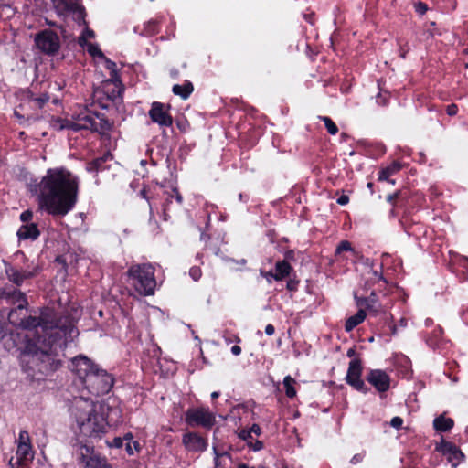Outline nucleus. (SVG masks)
I'll list each match as a JSON object with an SVG mask.
<instances>
[{
  "instance_id": "nucleus-42",
  "label": "nucleus",
  "mask_w": 468,
  "mask_h": 468,
  "mask_svg": "<svg viewBox=\"0 0 468 468\" xmlns=\"http://www.w3.org/2000/svg\"><path fill=\"white\" fill-rule=\"evenodd\" d=\"M145 34L148 36H154L159 33L160 25L157 20H150L145 24L144 27Z\"/></svg>"
},
{
  "instance_id": "nucleus-11",
  "label": "nucleus",
  "mask_w": 468,
  "mask_h": 468,
  "mask_svg": "<svg viewBox=\"0 0 468 468\" xmlns=\"http://www.w3.org/2000/svg\"><path fill=\"white\" fill-rule=\"evenodd\" d=\"M435 451L445 456L453 468L457 467L465 459V454L458 446L443 438L439 443H436Z\"/></svg>"
},
{
  "instance_id": "nucleus-47",
  "label": "nucleus",
  "mask_w": 468,
  "mask_h": 468,
  "mask_svg": "<svg viewBox=\"0 0 468 468\" xmlns=\"http://www.w3.org/2000/svg\"><path fill=\"white\" fill-rule=\"evenodd\" d=\"M401 196V191H396L392 194H388L386 197L388 203H389L392 207L397 206V201L399 199Z\"/></svg>"
},
{
  "instance_id": "nucleus-29",
  "label": "nucleus",
  "mask_w": 468,
  "mask_h": 468,
  "mask_svg": "<svg viewBox=\"0 0 468 468\" xmlns=\"http://www.w3.org/2000/svg\"><path fill=\"white\" fill-rule=\"evenodd\" d=\"M358 311L356 314L348 317L345 323L346 332L353 331L358 324L363 323L367 317V311L362 307H358Z\"/></svg>"
},
{
  "instance_id": "nucleus-46",
  "label": "nucleus",
  "mask_w": 468,
  "mask_h": 468,
  "mask_svg": "<svg viewBox=\"0 0 468 468\" xmlns=\"http://www.w3.org/2000/svg\"><path fill=\"white\" fill-rule=\"evenodd\" d=\"M150 189H148L147 187H143V189L140 191V196L146 199L149 203V207H150V212L152 213L153 211V205H152V200L154 199V197L153 196H150Z\"/></svg>"
},
{
  "instance_id": "nucleus-35",
  "label": "nucleus",
  "mask_w": 468,
  "mask_h": 468,
  "mask_svg": "<svg viewBox=\"0 0 468 468\" xmlns=\"http://www.w3.org/2000/svg\"><path fill=\"white\" fill-rule=\"evenodd\" d=\"M111 158H112L111 154H105L102 156L94 158L93 160H91L90 162L88 163L87 170L89 172H98L100 170H102L103 165L105 164V162Z\"/></svg>"
},
{
  "instance_id": "nucleus-38",
  "label": "nucleus",
  "mask_w": 468,
  "mask_h": 468,
  "mask_svg": "<svg viewBox=\"0 0 468 468\" xmlns=\"http://www.w3.org/2000/svg\"><path fill=\"white\" fill-rule=\"evenodd\" d=\"M106 69L110 71V78L108 80L121 82V77L118 73V69L115 62L110 59H106Z\"/></svg>"
},
{
  "instance_id": "nucleus-30",
  "label": "nucleus",
  "mask_w": 468,
  "mask_h": 468,
  "mask_svg": "<svg viewBox=\"0 0 468 468\" xmlns=\"http://www.w3.org/2000/svg\"><path fill=\"white\" fill-rule=\"evenodd\" d=\"M175 95L183 100H187L194 91V85L190 80H185L183 84H175L172 87Z\"/></svg>"
},
{
  "instance_id": "nucleus-41",
  "label": "nucleus",
  "mask_w": 468,
  "mask_h": 468,
  "mask_svg": "<svg viewBox=\"0 0 468 468\" xmlns=\"http://www.w3.org/2000/svg\"><path fill=\"white\" fill-rule=\"evenodd\" d=\"M397 43L399 46V56L405 59L407 58V54L410 52V48L409 42L404 38H398Z\"/></svg>"
},
{
  "instance_id": "nucleus-28",
  "label": "nucleus",
  "mask_w": 468,
  "mask_h": 468,
  "mask_svg": "<svg viewBox=\"0 0 468 468\" xmlns=\"http://www.w3.org/2000/svg\"><path fill=\"white\" fill-rule=\"evenodd\" d=\"M113 122L105 117L102 113L95 112V125L92 132H97L100 134H106L112 131Z\"/></svg>"
},
{
  "instance_id": "nucleus-4",
  "label": "nucleus",
  "mask_w": 468,
  "mask_h": 468,
  "mask_svg": "<svg viewBox=\"0 0 468 468\" xmlns=\"http://www.w3.org/2000/svg\"><path fill=\"white\" fill-rule=\"evenodd\" d=\"M111 407L103 402L84 401L73 410L80 433L88 438H100L107 432V418Z\"/></svg>"
},
{
  "instance_id": "nucleus-27",
  "label": "nucleus",
  "mask_w": 468,
  "mask_h": 468,
  "mask_svg": "<svg viewBox=\"0 0 468 468\" xmlns=\"http://www.w3.org/2000/svg\"><path fill=\"white\" fill-rule=\"evenodd\" d=\"M292 271L293 269L288 261H276L274 268V280L282 281L286 278H290Z\"/></svg>"
},
{
  "instance_id": "nucleus-49",
  "label": "nucleus",
  "mask_w": 468,
  "mask_h": 468,
  "mask_svg": "<svg viewBox=\"0 0 468 468\" xmlns=\"http://www.w3.org/2000/svg\"><path fill=\"white\" fill-rule=\"evenodd\" d=\"M88 52L92 57L104 58L102 51L100 49L98 46L90 44V46L88 47Z\"/></svg>"
},
{
  "instance_id": "nucleus-25",
  "label": "nucleus",
  "mask_w": 468,
  "mask_h": 468,
  "mask_svg": "<svg viewBox=\"0 0 468 468\" xmlns=\"http://www.w3.org/2000/svg\"><path fill=\"white\" fill-rule=\"evenodd\" d=\"M238 437L246 442V445L254 452H259L263 449V441L254 438V435L243 428L238 431Z\"/></svg>"
},
{
  "instance_id": "nucleus-23",
  "label": "nucleus",
  "mask_w": 468,
  "mask_h": 468,
  "mask_svg": "<svg viewBox=\"0 0 468 468\" xmlns=\"http://www.w3.org/2000/svg\"><path fill=\"white\" fill-rule=\"evenodd\" d=\"M16 235L18 239L36 240L40 236V230L36 223L23 224L18 229Z\"/></svg>"
},
{
  "instance_id": "nucleus-63",
  "label": "nucleus",
  "mask_w": 468,
  "mask_h": 468,
  "mask_svg": "<svg viewBox=\"0 0 468 468\" xmlns=\"http://www.w3.org/2000/svg\"><path fill=\"white\" fill-rule=\"evenodd\" d=\"M224 338H225V341H226L228 344H229V343H231V342H233V341H235V342H237V343H239V342L241 341V339L239 338V335H229V336L225 335V336H224Z\"/></svg>"
},
{
  "instance_id": "nucleus-32",
  "label": "nucleus",
  "mask_w": 468,
  "mask_h": 468,
  "mask_svg": "<svg viewBox=\"0 0 468 468\" xmlns=\"http://www.w3.org/2000/svg\"><path fill=\"white\" fill-rule=\"evenodd\" d=\"M16 457L19 464H23L25 462L31 460L33 458L31 443H18Z\"/></svg>"
},
{
  "instance_id": "nucleus-8",
  "label": "nucleus",
  "mask_w": 468,
  "mask_h": 468,
  "mask_svg": "<svg viewBox=\"0 0 468 468\" xmlns=\"http://www.w3.org/2000/svg\"><path fill=\"white\" fill-rule=\"evenodd\" d=\"M35 43L41 52L54 56L60 48V40L56 32L50 29H44L37 34Z\"/></svg>"
},
{
  "instance_id": "nucleus-37",
  "label": "nucleus",
  "mask_w": 468,
  "mask_h": 468,
  "mask_svg": "<svg viewBox=\"0 0 468 468\" xmlns=\"http://www.w3.org/2000/svg\"><path fill=\"white\" fill-rule=\"evenodd\" d=\"M283 387L285 389V395L289 399H293L296 397L297 390L295 388V385L297 384L296 380L292 378L290 375L284 377L283 378Z\"/></svg>"
},
{
  "instance_id": "nucleus-18",
  "label": "nucleus",
  "mask_w": 468,
  "mask_h": 468,
  "mask_svg": "<svg viewBox=\"0 0 468 468\" xmlns=\"http://www.w3.org/2000/svg\"><path fill=\"white\" fill-rule=\"evenodd\" d=\"M98 365L94 364L90 359L84 356H79L71 360L69 367L78 378L81 380L82 384L84 380L90 376Z\"/></svg>"
},
{
  "instance_id": "nucleus-62",
  "label": "nucleus",
  "mask_w": 468,
  "mask_h": 468,
  "mask_svg": "<svg viewBox=\"0 0 468 468\" xmlns=\"http://www.w3.org/2000/svg\"><path fill=\"white\" fill-rule=\"evenodd\" d=\"M336 202L341 206H345L349 202V197L346 195H342L337 198Z\"/></svg>"
},
{
  "instance_id": "nucleus-57",
  "label": "nucleus",
  "mask_w": 468,
  "mask_h": 468,
  "mask_svg": "<svg viewBox=\"0 0 468 468\" xmlns=\"http://www.w3.org/2000/svg\"><path fill=\"white\" fill-rule=\"evenodd\" d=\"M446 113L449 116H455L458 113V106L455 103H452L446 107Z\"/></svg>"
},
{
  "instance_id": "nucleus-2",
  "label": "nucleus",
  "mask_w": 468,
  "mask_h": 468,
  "mask_svg": "<svg viewBox=\"0 0 468 468\" xmlns=\"http://www.w3.org/2000/svg\"><path fill=\"white\" fill-rule=\"evenodd\" d=\"M79 184V177L63 167L48 169L37 185L39 208L53 218H64L78 202Z\"/></svg>"
},
{
  "instance_id": "nucleus-43",
  "label": "nucleus",
  "mask_w": 468,
  "mask_h": 468,
  "mask_svg": "<svg viewBox=\"0 0 468 468\" xmlns=\"http://www.w3.org/2000/svg\"><path fill=\"white\" fill-rule=\"evenodd\" d=\"M63 123L61 124V129H68L74 132L81 131L80 122L78 121H70V120H63Z\"/></svg>"
},
{
  "instance_id": "nucleus-64",
  "label": "nucleus",
  "mask_w": 468,
  "mask_h": 468,
  "mask_svg": "<svg viewBox=\"0 0 468 468\" xmlns=\"http://www.w3.org/2000/svg\"><path fill=\"white\" fill-rule=\"evenodd\" d=\"M265 333L268 335H272L275 333V328L271 324H269L265 326Z\"/></svg>"
},
{
  "instance_id": "nucleus-44",
  "label": "nucleus",
  "mask_w": 468,
  "mask_h": 468,
  "mask_svg": "<svg viewBox=\"0 0 468 468\" xmlns=\"http://www.w3.org/2000/svg\"><path fill=\"white\" fill-rule=\"evenodd\" d=\"M95 97L98 101V104L102 109H108L112 103L109 102L105 100V96L101 95V92L95 91Z\"/></svg>"
},
{
  "instance_id": "nucleus-60",
  "label": "nucleus",
  "mask_w": 468,
  "mask_h": 468,
  "mask_svg": "<svg viewBox=\"0 0 468 468\" xmlns=\"http://www.w3.org/2000/svg\"><path fill=\"white\" fill-rule=\"evenodd\" d=\"M261 274L267 279L269 282H271V280H274V271H261Z\"/></svg>"
},
{
  "instance_id": "nucleus-54",
  "label": "nucleus",
  "mask_w": 468,
  "mask_h": 468,
  "mask_svg": "<svg viewBox=\"0 0 468 468\" xmlns=\"http://www.w3.org/2000/svg\"><path fill=\"white\" fill-rule=\"evenodd\" d=\"M428 10V6H427V4H425L424 2H418L416 5H415V11L420 14V15H424Z\"/></svg>"
},
{
  "instance_id": "nucleus-48",
  "label": "nucleus",
  "mask_w": 468,
  "mask_h": 468,
  "mask_svg": "<svg viewBox=\"0 0 468 468\" xmlns=\"http://www.w3.org/2000/svg\"><path fill=\"white\" fill-rule=\"evenodd\" d=\"M189 275L194 281L197 282L202 276V271H201L200 267H198V266L191 267L189 270Z\"/></svg>"
},
{
  "instance_id": "nucleus-6",
  "label": "nucleus",
  "mask_w": 468,
  "mask_h": 468,
  "mask_svg": "<svg viewBox=\"0 0 468 468\" xmlns=\"http://www.w3.org/2000/svg\"><path fill=\"white\" fill-rule=\"evenodd\" d=\"M114 384L113 377L99 367L90 373L83 385L94 396H101L111 391Z\"/></svg>"
},
{
  "instance_id": "nucleus-7",
  "label": "nucleus",
  "mask_w": 468,
  "mask_h": 468,
  "mask_svg": "<svg viewBox=\"0 0 468 468\" xmlns=\"http://www.w3.org/2000/svg\"><path fill=\"white\" fill-rule=\"evenodd\" d=\"M185 422L191 428L201 427L210 431L216 424V415L207 407H192L185 412Z\"/></svg>"
},
{
  "instance_id": "nucleus-36",
  "label": "nucleus",
  "mask_w": 468,
  "mask_h": 468,
  "mask_svg": "<svg viewBox=\"0 0 468 468\" xmlns=\"http://www.w3.org/2000/svg\"><path fill=\"white\" fill-rule=\"evenodd\" d=\"M125 439V451L128 455H133L134 452H138L141 450V445L138 441L133 440V436L131 432L124 435Z\"/></svg>"
},
{
  "instance_id": "nucleus-21",
  "label": "nucleus",
  "mask_w": 468,
  "mask_h": 468,
  "mask_svg": "<svg viewBox=\"0 0 468 468\" xmlns=\"http://www.w3.org/2000/svg\"><path fill=\"white\" fill-rule=\"evenodd\" d=\"M164 195L165 197L163 204V218L164 220H168L171 218L169 213L171 211L173 200L175 199L177 207H180L184 203V197L176 187L172 188L171 192L164 191Z\"/></svg>"
},
{
  "instance_id": "nucleus-34",
  "label": "nucleus",
  "mask_w": 468,
  "mask_h": 468,
  "mask_svg": "<svg viewBox=\"0 0 468 468\" xmlns=\"http://www.w3.org/2000/svg\"><path fill=\"white\" fill-rule=\"evenodd\" d=\"M78 121L80 122L81 130L92 131L95 125V112H81L78 116Z\"/></svg>"
},
{
  "instance_id": "nucleus-61",
  "label": "nucleus",
  "mask_w": 468,
  "mask_h": 468,
  "mask_svg": "<svg viewBox=\"0 0 468 468\" xmlns=\"http://www.w3.org/2000/svg\"><path fill=\"white\" fill-rule=\"evenodd\" d=\"M388 101V96L385 95L383 96L381 93H379L377 97V102L382 106L387 105Z\"/></svg>"
},
{
  "instance_id": "nucleus-1",
  "label": "nucleus",
  "mask_w": 468,
  "mask_h": 468,
  "mask_svg": "<svg viewBox=\"0 0 468 468\" xmlns=\"http://www.w3.org/2000/svg\"><path fill=\"white\" fill-rule=\"evenodd\" d=\"M0 343L7 350L20 349L24 371L32 379L40 381L53 375L61 366L62 361L57 351V346H66L64 338L54 336L49 338L40 336L36 332L21 335L7 330L0 324Z\"/></svg>"
},
{
  "instance_id": "nucleus-33",
  "label": "nucleus",
  "mask_w": 468,
  "mask_h": 468,
  "mask_svg": "<svg viewBox=\"0 0 468 468\" xmlns=\"http://www.w3.org/2000/svg\"><path fill=\"white\" fill-rule=\"evenodd\" d=\"M454 426V420L452 418L444 417L440 415L433 420V428L436 431L446 432L449 431Z\"/></svg>"
},
{
  "instance_id": "nucleus-31",
  "label": "nucleus",
  "mask_w": 468,
  "mask_h": 468,
  "mask_svg": "<svg viewBox=\"0 0 468 468\" xmlns=\"http://www.w3.org/2000/svg\"><path fill=\"white\" fill-rule=\"evenodd\" d=\"M452 271L459 277L460 281L468 280V258L462 257L452 264Z\"/></svg>"
},
{
  "instance_id": "nucleus-9",
  "label": "nucleus",
  "mask_w": 468,
  "mask_h": 468,
  "mask_svg": "<svg viewBox=\"0 0 468 468\" xmlns=\"http://www.w3.org/2000/svg\"><path fill=\"white\" fill-rule=\"evenodd\" d=\"M363 371L362 360L360 358H354L349 362L347 373L346 376V382L354 389L367 394L369 391L368 387L361 378Z\"/></svg>"
},
{
  "instance_id": "nucleus-52",
  "label": "nucleus",
  "mask_w": 468,
  "mask_h": 468,
  "mask_svg": "<svg viewBox=\"0 0 468 468\" xmlns=\"http://www.w3.org/2000/svg\"><path fill=\"white\" fill-rule=\"evenodd\" d=\"M22 94H23V98L25 100L28 101L32 104L34 103V101H35V100H36V98L37 96V95H36L34 93L33 90H31L29 89H27V90H23Z\"/></svg>"
},
{
  "instance_id": "nucleus-3",
  "label": "nucleus",
  "mask_w": 468,
  "mask_h": 468,
  "mask_svg": "<svg viewBox=\"0 0 468 468\" xmlns=\"http://www.w3.org/2000/svg\"><path fill=\"white\" fill-rule=\"evenodd\" d=\"M17 314V309H12L8 314L9 322L28 330L40 327L44 332L43 337L49 338L52 334L54 336L64 338V344H67L79 335L77 320L67 310H56L46 306L40 310L39 316L18 318Z\"/></svg>"
},
{
  "instance_id": "nucleus-10",
  "label": "nucleus",
  "mask_w": 468,
  "mask_h": 468,
  "mask_svg": "<svg viewBox=\"0 0 468 468\" xmlns=\"http://www.w3.org/2000/svg\"><path fill=\"white\" fill-rule=\"evenodd\" d=\"M379 292L378 288H373L368 291V295L366 292L359 294V292H354V299L357 307H362L367 311L371 315L377 316L382 310V304L379 303L377 292Z\"/></svg>"
},
{
  "instance_id": "nucleus-40",
  "label": "nucleus",
  "mask_w": 468,
  "mask_h": 468,
  "mask_svg": "<svg viewBox=\"0 0 468 468\" xmlns=\"http://www.w3.org/2000/svg\"><path fill=\"white\" fill-rule=\"evenodd\" d=\"M49 99V94L48 92H43L37 96L34 103L31 105V108L41 110L48 102Z\"/></svg>"
},
{
  "instance_id": "nucleus-51",
  "label": "nucleus",
  "mask_w": 468,
  "mask_h": 468,
  "mask_svg": "<svg viewBox=\"0 0 468 468\" xmlns=\"http://www.w3.org/2000/svg\"><path fill=\"white\" fill-rule=\"evenodd\" d=\"M20 220L25 224H30L29 222L33 218V212L30 209H27L20 214Z\"/></svg>"
},
{
  "instance_id": "nucleus-12",
  "label": "nucleus",
  "mask_w": 468,
  "mask_h": 468,
  "mask_svg": "<svg viewBox=\"0 0 468 468\" xmlns=\"http://www.w3.org/2000/svg\"><path fill=\"white\" fill-rule=\"evenodd\" d=\"M5 272L9 282L20 287L26 280L36 277L38 271L37 267H34L32 270L22 269L5 262Z\"/></svg>"
},
{
  "instance_id": "nucleus-13",
  "label": "nucleus",
  "mask_w": 468,
  "mask_h": 468,
  "mask_svg": "<svg viewBox=\"0 0 468 468\" xmlns=\"http://www.w3.org/2000/svg\"><path fill=\"white\" fill-rule=\"evenodd\" d=\"M0 299L5 300L8 304L15 305L14 309H17V313H22L28 306L26 293L18 289L0 288Z\"/></svg>"
},
{
  "instance_id": "nucleus-39",
  "label": "nucleus",
  "mask_w": 468,
  "mask_h": 468,
  "mask_svg": "<svg viewBox=\"0 0 468 468\" xmlns=\"http://www.w3.org/2000/svg\"><path fill=\"white\" fill-rule=\"evenodd\" d=\"M322 122H324V126L331 135H335L338 133V127L335 123V122L328 116H319L318 117Z\"/></svg>"
},
{
  "instance_id": "nucleus-53",
  "label": "nucleus",
  "mask_w": 468,
  "mask_h": 468,
  "mask_svg": "<svg viewBox=\"0 0 468 468\" xmlns=\"http://www.w3.org/2000/svg\"><path fill=\"white\" fill-rule=\"evenodd\" d=\"M366 456V452L365 451H362L361 452L359 453H356L355 454L351 460H350V463L352 464H357V463H360L363 462L364 458Z\"/></svg>"
},
{
  "instance_id": "nucleus-45",
  "label": "nucleus",
  "mask_w": 468,
  "mask_h": 468,
  "mask_svg": "<svg viewBox=\"0 0 468 468\" xmlns=\"http://www.w3.org/2000/svg\"><path fill=\"white\" fill-rule=\"evenodd\" d=\"M299 282V280H297L295 276L293 278L290 276L286 283V289L290 292H296L298 290Z\"/></svg>"
},
{
  "instance_id": "nucleus-22",
  "label": "nucleus",
  "mask_w": 468,
  "mask_h": 468,
  "mask_svg": "<svg viewBox=\"0 0 468 468\" xmlns=\"http://www.w3.org/2000/svg\"><path fill=\"white\" fill-rule=\"evenodd\" d=\"M58 6H61L64 11L73 14L75 16L74 19L79 24L85 23V8L83 5H80L76 0H59Z\"/></svg>"
},
{
  "instance_id": "nucleus-58",
  "label": "nucleus",
  "mask_w": 468,
  "mask_h": 468,
  "mask_svg": "<svg viewBox=\"0 0 468 468\" xmlns=\"http://www.w3.org/2000/svg\"><path fill=\"white\" fill-rule=\"evenodd\" d=\"M27 442L30 443L29 434L27 431H20L18 443Z\"/></svg>"
},
{
  "instance_id": "nucleus-26",
  "label": "nucleus",
  "mask_w": 468,
  "mask_h": 468,
  "mask_svg": "<svg viewBox=\"0 0 468 468\" xmlns=\"http://www.w3.org/2000/svg\"><path fill=\"white\" fill-rule=\"evenodd\" d=\"M344 252H350L354 258L360 257L359 252L352 247L351 242L348 240H342L337 245L335 251V258L336 261H342L347 259L343 255Z\"/></svg>"
},
{
  "instance_id": "nucleus-24",
  "label": "nucleus",
  "mask_w": 468,
  "mask_h": 468,
  "mask_svg": "<svg viewBox=\"0 0 468 468\" xmlns=\"http://www.w3.org/2000/svg\"><path fill=\"white\" fill-rule=\"evenodd\" d=\"M402 168L401 164L399 161H393L386 167H382L378 172V181H387L391 184H395V180L390 177L395 174L399 173Z\"/></svg>"
},
{
  "instance_id": "nucleus-59",
  "label": "nucleus",
  "mask_w": 468,
  "mask_h": 468,
  "mask_svg": "<svg viewBox=\"0 0 468 468\" xmlns=\"http://www.w3.org/2000/svg\"><path fill=\"white\" fill-rule=\"evenodd\" d=\"M303 18L309 24L314 25L315 23V13L314 12L305 13V14H303Z\"/></svg>"
},
{
  "instance_id": "nucleus-50",
  "label": "nucleus",
  "mask_w": 468,
  "mask_h": 468,
  "mask_svg": "<svg viewBox=\"0 0 468 468\" xmlns=\"http://www.w3.org/2000/svg\"><path fill=\"white\" fill-rule=\"evenodd\" d=\"M111 448H122L125 444V439L121 437H115L112 441L107 442Z\"/></svg>"
},
{
  "instance_id": "nucleus-15",
  "label": "nucleus",
  "mask_w": 468,
  "mask_h": 468,
  "mask_svg": "<svg viewBox=\"0 0 468 468\" xmlns=\"http://www.w3.org/2000/svg\"><path fill=\"white\" fill-rule=\"evenodd\" d=\"M169 105H165L159 101H154L149 110V117L153 122L160 126L170 127L173 124V117L169 113Z\"/></svg>"
},
{
  "instance_id": "nucleus-20",
  "label": "nucleus",
  "mask_w": 468,
  "mask_h": 468,
  "mask_svg": "<svg viewBox=\"0 0 468 468\" xmlns=\"http://www.w3.org/2000/svg\"><path fill=\"white\" fill-rule=\"evenodd\" d=\"M366 379L379 393L387 392L390 388V377L382 369H371Z\"/></svg>"
},
{
  "instance_id": "nucleus-55",
  "label": "nucleus",
  "mask_w": 468,
  "mask_h": 468,
  "mask_svg": "<svg viewBox=\"0 0 468 468\" xmlns=\"http://www.w3.org/2000/svg\"><path fill=\"white\" fill-rule=\"evenodd\" d=\"M403 422H404V421H403V419H402V418H400V417H399V416H396V417H393V418L391 419V420H390V425H391L393 428H395V429L399 430V429H400V428L402 427Z\"/></svg>"
},
{
  "instance_id": "nucleus-17",
  "label": "nucleus",
  "mask_w": 468,
  "mask_h": 468,
  "mask_svg": "<svg viewBox=\"0 0 468 468\" xmlns=\"http://www.w3.org/2000/svg\"><path fill=\"white\" fill-rule=\"evenodd\" d=\"M78 451L79 462L85 463L86 467L101 468L102 462H107L105 458L95 454L93 446L80 443Z\"/></svg>"
},
{
  "instance_id": "nucleus-5",
  "label": "nucleus",
  "mask_w": 468,
  "mask_h": 468,
  "mask_svg": "<svg viewBox=\"0 0 468 468\" xmlns=\"http://www.w3.org/2000/svg\"><path fill=\"white\" fill-rule=\"evenodd\" d=\"M155 269L151 263H135L129 267L126 274L134 290L144 296L154 293L156 288Z\"/></svg>"
},
{
  "instance_id": "nucleus-19",
  "label": "nucleus",
  "mask_w": 468,
  "mask_h": 468,
  "mask_svg": "<svg viewBox=\"0 0 468 468\" xmlns=\"http://www.w3.org/2000/svg\"><path fill=\"white\" fill-rule=\"evenodd\" d=\"M101 95L105 96V100L112 104L122 101V93L123 86L122 81L117 82L112 80H106L102 82L101 90H98Z\"/></svg>"
},
{
  "instance_id": "nucleus-14",
  "label": "nucleus",
  "mask_w": 468,
  "mask_h": 468,
  "mask_svg": "<svg viewBox=\"0 0 468 468\" xmlns=\"http://www.w3.org/2000/svg\"><path fill=\"white\" fill-rule=\"evenodd\" d=\"M182 444L190 452H203L208 448V439L197 431H187L182 436Z\"/></svg>"
},
{
  "instance_id": "nucleus-16",
  "label": "nucleus",
  "mask_w": 468,
  "mask_h": 468,
  "mask_svg": "<svg viewBox=\"0 0 468 468\" xmlns=\"http://www.w3.org/2000/svg\"><path fill=\"white\" fill-rule=\"evenodd\" d=\"M382 264L379 266V271L376 269H370L365 274L364 284L361 288L362 292H366L368 293L369 290L373 288H378L379 292H382L386 289L388 285V281L382 274Z\"/></svg>"
},
{
  "instance_id": "nucleus-56",
  "label": "nucleus",
  "mask_w": 468,
  "mask_h": 468,
  "mask_svg": "<svg viewBox=\"0 0 468 468\" xmlns=\"http://www.w3.org/2000/svg\"><path fill=\"white\" fill-rule=\"evenodd\" d=\"M248 431H250V433L256 437H259L261 436V428L260 427L259 424H252V426L249 429H247Z\"/></svg>"
}]
</instances>
